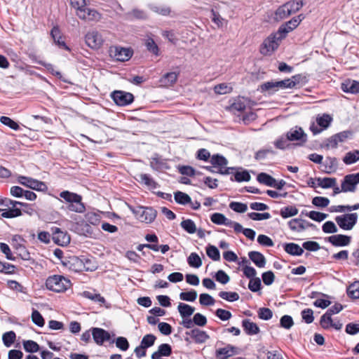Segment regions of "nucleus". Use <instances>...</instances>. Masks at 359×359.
<instances>
[{
    "label": "nucleus",
    "mask_w": 359,
    "mask_h": 359,
    "mask_svg": "<svg viewBox=\"0 0 359 359\" xmlns=\"http://www.w3.org/2000/svg\"><path fill=\"white\" fill-rule=\"evenodd\" d=\"M60 196L68 203L67 210L71 212L83 213L86 210V207L82 202L81 195L69 191H63L60 193Z\"/></svg>",
    "instance_id": "nucleus-1"
},
{
    "label": "nucleus",
    "mask_w": 359,
    "mask_h": 359,
    "mask_svg": "<svg viewBox=\"0 0 359 359\" xmlns=\"http://www.w3.org/2000/svg\"><path fill=\"white\" fill-rule=\"evenodd\" d=\"M27 206V203L22 202L12 201L9 198H0V212L1 215L5 218H13L20 216L22 212L19 208H16V205Z\"/></svg>",
    "instance_id": "nucleus-2"
},
{
    "label": "nucleus",
    "mask_w": 359,
    "mask_h": 359,
    "mask_svg": "<svg viewBox=\"0 0 359 359\" xmlns=\"http://www.w3.org/2000/svg\"><path fill=\"white\" fill-rule=\"evenodd\" d=\"M128 208L136 219L141 222L150 224L154 221L157 215V211L151 207L129 205Z\"/></svg>",
    "instance_id": "nucleus-3"
},
{
    "label": "nucleus",
    "mask_w": 359,
    "mask_h": 359,
    "mask_svg": "<svg viewBox=\"0 0 359 359\" xmlns=\"http://www.w3.org/2000/svg\"><path fill=\"white\" fill-rule=\"evenodd\" d=\"M70 280L60 275L49 276L46 281L48 290L55 292H63L70 287Z\"/></svg>",
    "instance_id": "nucleus-4"
},
{
    "label": "nucleus",
    "mask_w": 359,
    "mask_h": 359,
    "mask_svg": "<svg viewBox=\"0 0 359 359\" xmlns=\"http://www.w3.org/2000/svg\"><path fill=\"white\" fill-rule=\"evenodd\" d=\"M278 32L271 34L260 46V53L263 55H271L279 46L280 42L284 38H280Z\"/></svg>",
    "instance_id": "nucleus-5"
},
{
    "label": "nucleus",
    "mask_w": 359,
    "mask_h": 359,
    "mask_svg": "<svg viewBox=\"0 0 359 359\" xmlns=\"http://www.w3.org/2000/svg\"><path fill=\"white\" fill-rule=\"evenodd\" d=\"M358 215L356 212L346 213L335 217L337 225L343 230L350 231L357 224Z\"/></svg>",
    "instance_id": "nucleus-6"
},
{
    "label": "nucleus",
    "mask_w": 359,
    "mask_h": 359,
    "mask_svg": "<svg viewBox=\"0 0 359 359\" xmlns=\"http://www.w3.org/2000/svg\"><path fill=\"white\" fill-rule=\"evenodd\" d=\"M210 163L214 168H217V173L221 175H229L231 173V170L234 168L231 167H226L228 161L225 157L220 154H215L210 158Z\"/></svg>",
    "instance_id": "nucleus-7"
},
{
    "label": "nucleus",
    "mask_w": 359,
    "mask_h": 359,
    "mask_svg": "<svg viewBox=\"0 0 359 359\" xmlns=\"http://www.w3.org/2000/svg\"><path fill=\"white\" fill-rule=\"evenodd\" d=\"M332 121V118L330 115L327 114H323V115L318 116L316 118L317 125L313 123L310 126V130L313 135H317L321 133L323 130L327 129L330 126Z\"/></svg>",
    "instance_id": "nucleus-8"
},
{
    "label": "nucleus",
    "mask_w": 359,
    "mask_h": 359,
    "mask_svg": "<svg viewBox=\"0 0 359 359\" xmlns=\"http://www.w3.org/2000/svg\"><path fill=\"white\" fill-rule=\"evenodd\" d=\"M76 13L81 20L88 22H98L102 18V15L97 11L86 6L79 9Z\"/></svg>",
    "instance_id": "nucleus-9"
},
{
    "label": "nucleus",
    "mask_w": 359,
    "mask_h": 359,
    "mask_svg": "<svg viewBox=\"0 0 359 359\" xmlns=\"http://www.w3.org/2000/svg\"><path fill=\"white\" fill-rule=\"evenodd\" d=\"M111 97L118 106L128 105L134 100V96L132 93L122 90H114L111 93Z\"/></svg>",
    "instance_id": "nucleus-10"
},
{
    "label": "nucleus",
    "mask_w": 359,
    "mask_h": 359,
    "mask_svg": "<svg viewBox=\"0 0 359 359\" xmlns=\"http://www.w3.org/2000/svg\"><path fill=\"white\" fill-rule=\"evenodd\" d=\"M85 41L87 46L92 49H99L104 43L102 34L96 30L88 32L85 36Z\"/></svg>",
    "instance_id": "nucleus-11"
},
{
    "label": "nucleus",
    "mask_w": 359,
    "mask_h": 359,
    "mask_svg": "<svg viewBox=\"0 0 359 359\" xmlns=\"http://www.w3.org/2000/svg\"><path fill=\"white\" fill-rule=\"evenodd\" d=\"M286 136L290 142L297 141V145L302 146L307 141V135L302 128L294 127L291 128L287 133Z\"/></svg>",
    "instance_id": "nucleus-12"
},
{
    "label": "nucleus",
    "mask_w": 359,
    "mask_h": 359,
    "mask_svg": "<svg viewBox=\"0 0 359 359\" xmlns=\"http://www.w3.org/2000/svg\"><path fill=\"white\" fill-rule=\"evenodd\" d=\"M111 57L121 62H125L130 60L133 55V51L130 48L115 46L110 48Z\"/></svg>",
    "instance_id": "nucleus-13"
},
{
    "label": "nucleus",
    "mask_w": 359,
    "mask_h": 359,
    "mask_svg": "<svg viewBox=\"0 0 359 359\" xmlns=\"http://www.w3.org/2000/svg\"><path fill=\"white\" fill-rule=\"evenodd\" d=\"M18 181L20 184L36 191H43L47 189L44 182L25 176H19Z\"/></svg>",
    "instance_id": "nucleus-14"
},
{
    "label": "nucleus",
    "mask_w": 359,
    "mask_h": 359,
    "mask_svg": "<svg viewBox=\"0 0 359 359\" xmlns=\"http://www.w3.org/2000/svg\"><path fill=\"white\" fill-rule=\"evenodd\" d=\"M359 183V172L355 174H349L344 177L341 183V191L343 192H353L355 190L356 185Z\"/></svg>",
    "instance_id": "nucleus-15"
},
{
    "label": "nucleus",
    "mask_w": 359,
    "mask_h": 359,
    "mask_svg": "<svg viewBox=\"0 0 359 359\" xmlns=\"http://www.w3.org/2000/svg\"><path fill=\"white\" fill-rule=\"evenodd\" d=\"M206 317L200 313H197L194 314L193 319L190 318L182 320L180 324L187 329H191L194 326V325L203 327L206 325Z\"/></svg>",
    "instance_id": "nucleus-16"
},
{
    "label": "nucleus",
    "mask_w": 359,
    "mask_h": 359,
    "mask_svg": "<svg viewBox=\"0 0 359 359\" xmlns=\"http://www.w3.org/2000/svg\"><path fill=\"white\" fill-rule=\"evenodd\" d=\"M91 331L93 338L97 345H102L104 341L110 339V334L102 328L93 327Z\"/></svg>",
    "instance_id": "nucleus-17"
},
{
    "label": "nucleus",
    "mask_w": 359,
    "mask_h": 359,
    "mask_svg": "<svg viewBox=\"0 0 359 359\" xmlns=\"http://www.w3.org/2000/svg\"><path fill=\"white\" fill-rule=\"evenodd\" d=\"M53 240L60 245H67L70 243L69 235L65 231H61L59 228L55 227L53 231Z\"/></svg>",
    "instance_id": "nucleus-18"
},
{
    "label": "nucleus",
    "mask_w": 359,
    "mask_h": 359,
    "mask_svg": "<svg viewBox=\"0 0 359 359\" xmlns=\"http://www.w3.org/2000/svg\"><path fill=\"white\" fill-rule=\"evenodd\" d=\"M299 25V20L292 18L288 22L285 24L280 25L278 29V32L279 35H280V38H285L287 34L294 29Z\"/></svg>",
    "instance_id": "nucleus-19"
},
{
    "label": "nucleus",
    "mask_w": 359,
    "mask_h": 359,
    "mask_svg": "<svg viewBox=\"0 0 359 359\" xmlns=\"http://www.w3.org/2000/svg\"><path fill=\"white\" fill-rule=\"evenodd\" d=\"M150 166L152 170L156 171H163L170 170V166L168 165L167 160L162 158L158 155H156L151 158Z\"/></svg>",
    "instance_id": "nucleus-20"
},
{
    "label": "nucleus",
    "mask_w": 359,
    "mask_h": 359,
    "mask_svg": "<svg viewBox=\"0 0 359 359\" xmlns=\"http://www.w3.org/2000/svg\"><path fill=\"white\" fill-rule=\"evenodd\" d=\"M185 334L190 336L196 344H203L210 338L206 332L198 328L192 329L189 332H186Z\"/></svg>",
    "instance_id": "nucleus-21"
},
{
    "label": "nucleus",
    "mask_w": 359,
    "mask_h": 359,
    "mask_svg": "<svg viewBox=\"0 0 359 359\" xmlns=\"http://www.w3.org/2000/svg\"><path fill=\"white\" fill-rule=\"evenodd\" d=\"M327 240L334 246L343 247L350 244L351 238L343 234H336L328 237Z\"/></svg>",
    "instance_id": "nucleus-22"
},
{
    "label": "nucleus",
    "mask_w": 359,
    "mask_h": 359,
    "mask_svg": "<svg viewBox=\"0 0 359 359\" xmlns=\"http://www.w3.org/2000/svg\"><path fill=\"white\" fill-rule=\"evenodd\" d=\"M238 348L231 344H227L225 347L217 349L215 351V356L219 359L221 358L222 355L223 358H230L234 355L238 354Z\"/></svg>",
    "instance_id": "nucleus-23"
},
{
    "label": "nucleus",
    "mask_w": 359,
    "mask_h": 359,
    "mask_svg": "<svg viewBox=\"0 0 359 359\" xmlns=\"http://www.w3.org/2000/svg\"><path fill=\"white\" fill-rule=\"evenodd\" d=\"M51 37L53 38L55 44L60 48H64L67 50H70L69 48L66 45L63 40L61 32L58 27L55 26L53 27L50 32Z\"/></svg>",
    "instance_id": "nucleus-24"
},
{
    "label": "nucleus",
    "mask_w": 359,
    "mask_h": 359,
    "mask_svg": "<svg viewBox=\"0 0 359 359\" xmlns=\"http://www.w3.org/2000/svg\"><path fill=\"white\" fill-rule=\"evenodd\" d=\"M136 180L141 184H144L149 189H156L159 187L158 184L148 174L140 173L137 175Z\"/></svg>",
    "instance_id": "nucleus-25"
},
{
    "label": "nucleus",
    "mask_w": 359,
    "mask_h": 359,
    "mask_svg": "<svg viewBox=\"0 0 359 359\" xmlns=\"http://www.w3.org/2000/svg\"><path fill=\"white\" fill-rule=\"evenodd\" d=\"M242 326L248 335L257 334L260 332L258 325L252 322L250 319H244L242 321Z\"/></svg>",
    "instance_id": "nucleus-26"
},
{
    "label": "nucleus",
    "mask_w": 359,
    "mask_h": 359,
    "mask_svg": "<svg viewBox=\"0 0 359 359\" xmlns=\"http://www.w3.org/2000/svg\"><path fill=\"white\" fill-rule=\"evenodd\" d=\"M172 353V348L168 344H162L158 346V351L153 353L151 359H160L162 356H169Z\"/></svg>",
    "instance_id": "nucleus-27"
},
{
    "label": "nucleus",
    "mask_w": 359,
    "mask_h": 359,
    "mask_svg": "<svg viewBox=\"0 0 359 359\" xmlns=\"http://www.w3.org/2000/svg\"><path fill=\"white\" fill-rule=\"evenodd\" d=\"M249 258L259 268H263L266 264L264 256L259 252L251 251L248 253Z\"/></svg>",
    "instance_id": "nucleus-28"
},
{
    "label": "nucleus",
    "mask_w": 359,
    "mask_h": 359,
    "mask_svg": "<svg viewBox=\"0 0 359 359\" xmlns=\"http://www.w3.org/2000/svg\"><path fill=\"white\" fill-rule=\"evenodd\" d=\"M177 310L182 318V320H184L186 319H190V316L194 313L195 309L189 304L180 303L177 306Z\"/></svg>",
    "instance_id": "nucleus-29"
},
{
    "label": "nucleus",
    "mask_w": 359,
    "mask_h": 359,
    "mask_svg": "<svg viewBox=\"0 0 359 359\" xmlns=\"http://www.w3.org/2000/svg\"><path fill=\"white\" fill-rule=\"evenodd\" d=\"M283 248L287 253L293 256H301L304 253L303 248L294 243H285Z\"/></svg>",
    "instance_id": "nucleus-30"
},
{
    "label": "nucleus",
    "mask_w": 359,
    "mask_h": 359,
    "mask_svg": "<svg viewBox=\"0 0 359 359\" xmlns=\"http://www.w3.org/2000/svg\"><path fill=\"white\" fill-rule=\"evenodd\" d=\"M341 89L345 93H359V82L356 81H348L342 83Z\"/></svg>",
    "instance_id": "nucleus-31"
},
{
    "label": "nucleus",
    "mask_w": 359,
    "mask_h": 359,
    "mask_svg": "<svg viewBox=\"0 0 359 359\" xmlns=\"http://www.w3.org/2000/svg\"><path fill=\"white\" fill-rule=\"evenodd\" d=\"M304 222L306 220L302 219H292L288 222V226L292 231L300 232L306 229Z\"/></svg>",
    "instance_id": "nucleus-32"
},
{
    "label": "nucleus",
    "mask_w": 359,
    "mask_h": 359,
    "mask_svg": "<svg viewBox=\"0 0 359 359\" xmlns=\"http://www.w3.org/2000/svg\"><path fill=\"white\" fill-rule=\"evenodd\" d=\"M178 77V74L176 72H172L164 74L161 79L160 81L164 86H172L174 84Z\"/></svg>",
    "instance_id": "nucleus-33"
},
{
    "label": "nucleus",
    "mask_w": 359,
    "mask_h": 359,
    "mask_svg": "<svg viewBox=\"0 0 359 359\" xmlns=\"http://www.w3.org/2000/svg\"><path fill=\"white\" fill-rule=\"evenodd\" d=\"M290 15V11L288 10L286 4L279 6L274 13V19L277 21L285 19Z\"/></svg>",
    "instance_id": "nucleus-34"
},
{
    "label": "nucleus",
    "mask_w": 359,
    "mask_h": 359,
    "mask_svg": "<svg viewBox=\"0 0 359 359\" xmlns=\"http://www.w3.org/2000/svg\"><path fill=\"white\" fill-rule=\"evenodd\" d=\"M260 88L262 92H269V93H273L280 89L276 81L265 82L261 85Z\"/></svg>",
    "instance_id": "nucleus-35"
},
{
    "label": "nucleus",
    "mask_w": 359,
    "mask_h": 359,
    "mask_svg": "<svg viewBox=\"0 0 359 359\" xmlns=\"http://www.w3.org/2000/svg\"><path fill=\"white\" fill-rule=\"evenodd\" d=\"M359 160V150H353L346 154L343 162L346 165H351Z\"/></svg>",
    "instance_id": "nucleus-36"
},
{
    "label": "nucleus",
    "mask_w": 359,
    "mask_h": 359,
    "mask_svg": "<svg viewBox=\"0 0 359 359\" xmlns=\"http://www.w3.org/2000/svg\"><path fill=\"white\" fill-rule=\"evenodd\" d=\"M188 264L193 268L198 269L202 266V260L196 252H191L187 258Z\"/></svg>",
    "instance_id": "nucleus-37"
},
{
    "label": "nucleus",
    "mask_w": 359,
    "mask_h": 359,
    "mask_svg": "<svg viewBox=\"0 0 359 359\" xmlns=\"http://www.w3.org/2000/svg\"><path fill=\"white\" fill-rule=\"evenodd\" d=\"M325 172L331 173L336 170L337 168V160L334 157H327L325 163Z\"/></svg>",
    "instance_id": "nucleus-38"
},
{
    "label": "nucleus",
    "mask_w": 359,
    "mask_h": 359,
    "mask_svg": "<svg viewBox=\"0 0 359 359\" xmlns=\"http://www.w3.org/2000/svg\"><path fill=\"white\" fill-rule=\"evenodd\" d=\"M318 185L323 189H328L334 187L337 184V180L335 178L325 177L317 178Z\"/></svg>",
    "instance_id": "nucleus-39"
},
{
    "label": "nucleus",
    "mask_w": 359,
    "mask_h": 359,
    "mask_svg": "<svg viewBox=\"0 0 359 359\" xmlns=\"http://www.w3.org/2000/svg\"><path fill=\"white\" fill-rule=\"evenodd\" d=\"M285 4L291 15L299 11L304 6V2L302 0H290L286 2Z\"/></svg>",
    "instance_id": "nucleus-40"
},
{
    "label": "nucleus",
    "mask_w": 359,
    "mask_h": 359,
    "mask_svg": "<svg viewBox=\"0 0 359 359\" xmlns=\"http://www.w3.org/2000/svg\"><path fill=\"white\" fill-rule=\"evenodd\" d=\"M298 214V209L295 206L289 205L283 207L280 210V215L283 218L295 216Z\"/></svg>",
    "instance_id": "nucleus-41"
},
{
    "label": "nucleus",
    "mask_w": 359,
    "mask_h": 359,
    "mask_svg": "<svg viewBox=\"0 0 359 359\" xmlns=\"http://www.w3.org/2000/svg\"><path fill=\"white\" fill-rule=\"evenodd\" d=\"M181 227L187 233L193 234L196 232V226L191 219L183 220L180 224Z\"/></svg>",
    "instance_id": "nucleus-42"
},
{
    "label": "nucleus",
    "mask_w": 359,
    "mask_h": 359,
    "mask_svg": "<svg viewBox=\"0 0 359 359\" xmlns=\"http://www.w3.org/2000/svg\"><path fill=\"white\" fill-rule=\"evenodd\" d=\"M289 142L290 140L287 139L286 135L285 136L281 135L274 142V146L278 149L284 150L292 145Z\"/></svg>",
    "instance_id": "nucleus-43"
},
{
    "label": "nucleus",
    "mask_w": 359,
    "mask_h": 359,
    "mask_svg": "<svg viewBox=\"0 0 359 359\" xmlns=\"http://www.w3.org/2000/svg\"><path fill=\"white\" fill-rule=\"evenodd\" d=\"M257 180L259 183L271 187L275 182V178L265 172L259 173L257 177Z\"/></svg>",
    "instance_id": "nucleus-44"
},
{
    "label": "nucleus",
    "mask_w": 359,
    "mask_h": 359,
    "mask_svg": "<svg viewBox=\"0 0 359 359\" xmlns=\"http://www.w3.org/2000/svg\"><path fill=\"white\" fill-rule=\"evenodd\" d=\"M82 296L85 298L93 300L95 302H99L100 304H104L105 302V299L99 293L92 292L90 291H84L82 293Z\"/></svg>",
    "instance_id": "nucleus-45"
},
{
    "label": "nucleus",
    "mask_w": 359,
    "mask_h": 359,
    "mask_svg": "<svg viewBox=\"0 0 359 359\" xmlns=\"http://www.w3.org/2000/svg\"><path fill=\"white\" fill-rule=\"evenodd\" d=\"M175 201L181 205H187L191 203L190 196L182 191H177L174 194Z\"/></svg>",
    "instance_id": "nucleus-46"
},
{
    "label": "nucleus",
    "mask_w": 359,
    "mask_h": 359,
    "mask_svg": "<svg viewBox=\"0 0 359 359\" xmlns=\"http://www.w3.org/2000/svg\"><path fill=\"white\" fill-rule=\"evenodd\" d=\"M347 294L352 299H359V281L354 282L348 286Z\"/></svg>",
    "instance_id": "nucleus-47"
},
{
    "label": "nucleus",
    "mask_w": 359,
    "mask_h": 359,
    "mask_svg": "<svg viewBox=\"0 0 359 359\" xmlns=\"http://www.w3.org/2000/svg\"><path fill=\"white\" fill-rule=\"evenodd\" d=\"M250 175L247 170H243L241 172H236L234 174L233 178L231 177V181H236L238 182H248L250 180Z\"/></svg>",
    "instance_id": "nucleus-48"
},
{
    "label": "nucleus",
    "mask_w": 359,
    "mask_h": 359,
    "mask_svg": "<svg viewBox=\"0 0 359 359\" xmlns=\"http://www.w3.org/2000/svg\"><path fill=\"white\" fill-rule=\"evenodd\" d=\"M219 297L228 302H236L239 299V294L236 292L222 291L219 293Z\"/></svg>",
    "instance_id": "nucleus-49"
},
{
    "label": "nucleus",
    "mask_w": 359,
    "mask_h": 359,
    "mask_svg": "<svg viewBox=\"0 0 359 359\" xmlns=\"http://www.w3.org/2000/svg\"><path fill=\"white\" fill-rule=\"evenodd\" d=\"M306 216L314 221L320 222L325 219L328 215L325 213L312 210L310 212H306Z\"/></svg>",
    "instance_id": "nucleus-50"
},
{
    "label": "nucleus",
    "mask_w": 359,
    "mask_h": 359,
    "mask_svg": "<svg viewBox=\"0 0 359 359\" xmlns=\"http://www.w3.org/2000/svg\"><path fill=\"white\" fill-rule=\"evenodd\" d=\"M15 333L13 331L5 332L2 336V340L6 347H10L15 340Z\"/></svg>",
    "instance_id": "nucleus-51"
},
{
    "label": "nucleus",
    "mask_w": 359,
    "mask_h": 359,
    "mask_svg": "<svg viewBox=\"0 0 359 359\" xmlns=\"http://www.w3.org/2000/svg\"><path fill=\"white\" fill-rule=\"evenodd\" d=\"M312 204L318 208H324L330 204V200L326 197L316 196L312 199Z\"/></svg>",
    "instance_id": "nucleus-52"
},
{
    "label": "nucleus",
    "mask_w": 359,
    "mask_h": 359,
    "mask_svg": "<svg viewBox=\"0 0 359 359\" xmlns=\"http://www.w3.org/2000/svg\"><path fill=\"white\" fill-rule=\"evenodd\" d=\"M207 255L214 261L220 259V254L219 250L214 245H209L206 248Z\"/></svg>",
    "instance_id": "nucleus-53"
},
{
    "label": "nucleus",
    "mask_w": 359,
    "mask_h": 359,
    "mask_svg": "<svg viewBox=\"0 0 359 359\" xmlns=\"http://www.w3.org/2000/svg\"><path fill=\"white\" fill-rule=\"evenodd\" d=\"M23 346L25 350L28 353H36L39 350V344L32 340L25 341L23 342Z\"/></svg>",
    "instance_id": "nucleus-54"
},
{
    "label": "nucleus",
    "mask_w": 359,
    "mask_h": 359,
    "mask_svg": "<svg viewBox=\"0 0 359 359\" xmlns=\"http://www.w3.org/2000/svg\"><path fill=\"white\" fill-rule=\"evenodd\" d=\"M229 208L234 212L238 213H243L248 210V206L245 203L236 201L231 202L229 204Z\"/></svg>",
    "instance_id": "nucleus-55"
},
{
    "label": "nucleus",
    "mask_w": 359,
    "mask_h": 359,
    "mask_svg": "<svg viewBox=\"0 0 359 359\" xmlns=\"http://www.w3.org/2000/svg\"><path fill=\"white\" fill-rule=\"evenodd\" d=\"M199 302L203 306H212L214 305L215 300L210 294L203 293L200 294Z\"/></svg>",
    "instance_id": "nucleus-56"
},
{
    "label": "nucleus",
    "mask_w": 359,
    "mask_h": 359,
    "mask_svg": "<svg viewBox=\"0 0 359 359\" xmlns=\"http://www.w3.org/2000/svg\"><path fill=\"white\" fill-rule=\"evenodd\" d=\"M197 297V292L191 290L189 292H183L180 294V299L187 302H194Z\"/></svg>",
    "instance_id": "nucleus-57"
},
{
    "label": "nucleus",
    "mask_w": 359,
    "mask_h": 359,
    "mask_svg": "<svg viewBox=\"0 0 359 359\" xmlns=\"http://www.w3.org/2000/svg\"><path fill=\"white\" fill-rule=\"evenodd\" d=\"M0 121L4 125L7 126L14 130H18L20 129L18 123L8 116H1L0 118Z\"/></svg>",
    "instance_id": "nucleus-58"
},
{
    "label": "nucleus",
    "mask_w": 359,
    "mask_h": 359,
    "mask_svg": "<svg viewBox=\"0 0 359 359\" xmlns=\"http://www.w3.org/2000/svg\"><path fill=\"white\" fill-rule=\"evenodd\" d=\"M294 325V321L292 318L288 315H284L281 317L280 320V325L281 327L289 330Z\"/></svg>",
    "instance_id": "nucleus-59"
},
{
    "label": "nucleus",
    "mask_w": 359,
    "mask_h": 359,
    "mask_svg": "<svg viewBox=\"0 0 359 359\" xmlns=\"http://www.w3.org/2000/svg\"><path fill=\"white\" fill-rule=\"evenodd\" d=\"M332 324V316H330L329 313H325L321 316L320 325L323 328L327 330L331 327Z\"/></svg>",
    "instance_id": "nucleus-60"
},
{
    "label": "nucleus",
    "mask_w": 359,
    "mask_h": 359,
    "mask_svg": "<svg viewBox=\"0 0 359 359\" xmlns=\"http://www.w3.org/2000/svg\"><path fill=\"white\" fill-rule=\"evenodd\" d=\"M32 322L39 327H43L44 325V319L37 310L34 309L32 311Z\"/></svg>",
    "instance_id": "nucleus-61"
},
{
    "label": "nucleus",
    "mask_w": 359,
    "mask_h": 359,
    "mask_svg": "<svg viewBox=\"0 0 359 359\" xmlns=\"http://www.w3.org/2000/svg\"><path fill=\"white\" fill-rule=\"evenodd\" d=\"M322 229L325 233H334L338 231L337 226L332 221L325 222L322 226Z\"/></svg>",
    "instance_id": "nucleus-62"
},
{
    "label": "nucleus",
    "mask_w": 359,
    "mask_h": 359,
    "mask_svg": "<svg viewBox=\"0 0 359 359\" xmlns=\"http://www.w3.org/2000/svg\"><path fill=\"white\" fill-rule=\"evenodd\" d=\"M156 337L152 334H146L141 341V345L145 348H149L154 345Z\"/></svg>",
    "instance_id": "nucleus-63"
},
{
    "label": "nucleus",
    "mask_w": 359,
    "mask_h": 359,
    "mask_svg": "<svg viewBox=\"0 0 359 359\" xmlns=\"http://www.w3.org/2000/svg\"><path fill=\"white\" fill-rule=\"evenodd\" d=\"M146 47L147 50L154 55L158 56L159 55V48L154 39L149 38L146 41Z\"/></svg>",
    "instance_id": "nucleus-64"
}]
</instances>
